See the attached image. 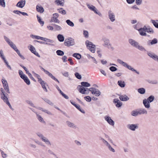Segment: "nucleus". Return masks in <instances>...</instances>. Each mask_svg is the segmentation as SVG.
<instances>
[{
	"mask_svg": "<svg viewBox=\"0 0 158 158\" xmlns=\"http://www.w3.org/2000/svg\"><path fill=\"white\" fill-rule=\"evenodd\" d=\"M0 5L3 7H5V0H0Z\"/></svg>",
	"mask_w": 158,
	"mask_h": 158,
	"instance_id": "nucleus-43",
	"label": "nucleus"
},
{
	"mask_svg": "<svg viewBox=\"0 0 158 158\" xmlns=\"http://www.w3.org/2000/svg\"><path fill=\"white\" fill-rule=\"evenodd\" d=\"M51 77L55 81H56L58 82V83H59V81L57 80V79L54 76H53V75Z\"/></svg>",
	"mask_w": 158,
	"mask_h": 158,
	"instance_id": "nucleus-64",
	"label": "nucleus"
},
{
	"mask_svg": "<svg viewBox=\"0 0 158 158\" xmlns=\"http://www.w3.org/2000/svg\"><path fill=\"white\" fill-rule=\"evenodd\" d=\"M153 59L155 60H157L158 61V56L156 55L154 56Z\"/></svg>",
	"mask_w": 158,
	"mask_h": 158,
	"instance_id": "nucleus-62",
	"label": "nucleus"
},
{
	"mask_svg": "<svg viewBox=\"0 0 158 158\" xmlns=\"http://www.w3.org/2000/svg\"><path fill=\"white\" fill-rule=\"evenodd\" d=\"M37 117L39 120L41 122L45 123V122L44 121L43 118L41 116L36 114Z\"/></svg>",
	"mask_w": 158,
	"mask_h": 158,
	"instance_id": "nucleus-33",
	"label": "nucleus"
},
{
	"mask_svg": "<svg viewBox=\"0 0 158 158\" xmlns=\"http://www.w3.org/2000/svg\"><path fill=\"white\" fill-rule=\"evenodd\" d=\"M154 96H150L149 98H148L147 100L148 102H151L154 100Z\"/></svg>",
	"mask_w": 158,
	"mask_h": 158,
	"instance_id": "nucleus-42",
	"label": "nucleus"
},
{
	"mask_svg": "<svg viewBox=\"0 0 158 158\" xmlns=\"http://www.w3.org/2000/svg\"><path fill=\"white\" fill-rule=\"evenodd\" d=\"M142 2V0H136V3L138 5H139Z\"/></svg>",
	"mask_w": 158,
	"mask_h": 158,
	"instance_id": "nucleus-59",
	"label": "nucleus"
},
{
	"mask_svg": "<svg viewBox=\"0 0 158 158\" xmlns=\"http://www.w3.org/2000/svg\"><path fill=\"white\" fill-rule=\"evenodd\" d=\"M0 95L1 99L3 100L4 102L6 103L9 106V107L10 108H11V106L9 102L7 96L5 94V92L4 90V89L2 88H1L0 89Z\"/></svg>",
	"mask_w": 158,
	"mask_h": 158,
	"instance_id": "nucleus-2",
	"label": "nucleus"
},
{
	"mask_svg": "<svg viewBox=\"0 0 158 158\" xmlns=\"http://www.w3.org/2000/svg\"><path fill=\"white\" fill-rule=\"evenodd\" d=\"M127 2L129 4H132L135 2V0H126Z\"/></svg>",
	"mask_w": 158,
	"mask_h": 158,
	"instance_id": "nucleus-60",
	"label": "nucleus"
},
{
	"mask_svg": "<svg viewBox=\"0 0 158 158\" xmlns=\"http://www.w3.org/2000/svg\"><path fill=\"white\" fill-rule=\"evenodd\" d=\"M29 49L32 53H34L36 56L39 57H40L39 53L36 51L35 48L33 46L31 45L29 48Z\"/></svg>",
	"mask_w": 158,
	"mask_h": 158,
	"instance_id": "nucleus-14",
	"label": "nucleus"
},
{
	"mask_svg": "<svg viewBox=\"0 0 158 158\" xmlns=\"http://www.w3.org/2000/svg\"><path fill=\"white\" fill-rule=\"evenodd\" d=\"M100 139L102 140V142L108 148L109 150L113 152H115V150L111 146L110 144L104 139L101 138Z\"/></svg>",
	"mask_w": 158,
	"mask_h": 158,
	"instance_id": "nucleus-6",
	"label": "nucleus"
},
{
	"mask_svg": "<svg viewBox=\"0 0 158 158\" xmlns=\"http://www.w3.org/2000/svg\"><path fill=\"white\" fill-rule=\"evenodd\" d=\"M2 82L3 84V86L4 89L6 92L8 93H10L9 89L6 81L5 80L2 79Z\"/></svg>",
	"mask_w": 158,
	"mask_h": 158,
	"instance_id": "nucleus-11",
	"label": "nucleus"
},
{
	"mask_svg": "<svg viewBox=\"0 0 158 158\" xmlns=\"http://www.w3.org/2000/svg\"><path fill=\"white\" fill-rule=\"evenodd\" d=\"M42 111L47 113L48 114L52 115V114L51 112L47 110H42Z\"/></svg>",
	"mask_w": 158,
	"mask_h": 158,
	"instance_id": "nucleus-55",
	"label": "nucleus"
},
{
	"mask_svg": "<svg viewBox=\"0 0 158 158\" xmlns=\"http://www.w3.org/2000/svg\"><path fill=\"white\" fill-rule=\"evenodd\" d=\"M89 90L91 92L92 94L96 96H99L101 94L100 91L94 88H90L89 89Z\"/></svg>",
	"mask_w": 158,
	"mask_h": 158,
	"instance_id": "nucleus-8",
	"label": "nucleus"
},
{
	"mask_svg": "<svg viewBox=\"0 0 158 158\" xmlns=\"http://www.w3.org/2000/svg\"><path fill=\"white\" fill-rule=\"evenodd\" d=\"M36 134L42 141L44 142L47 145L49 146L51 145V144L49 139L45 137H44L42 134L38 132L36 133Z\"/></svg>",
	"mask_w": 158,
	"mask_h": 158,
	"instance_id": "nucleus-4",
	"label": "nucleus"
},
{
	"mask_svg": "<svg viewBox=\"0 0 158 158\" xmlns=\"http://www.w3.org/2000/svg\"><path fill=\"white\" fill-rule=\"evenodd\" d=\"M157 40L156 39H154L151 42V44L152 45L153 44H155L157 43Z\"/></svg>",
	"mask_w": 158,
	"mask_h": 158,
	"instance_id": "nucleus-46",
	"label": "nucleus"
},
{
	"mask_svg": "<svg viewBox=\"0 0 158 158\" xmlns=\"http://www.w3.org/2000/svg\"><path fill=\"white\" fill-rule=\"evenodd\" d=\"M85 100L88 102H90L91 101V98L89 96H86L84 97Z\"/></svg>",
	"mask_w": 158,
	"mask_h": 158,
	"instance_id": "nucleus-51",
	"label": "nucleus"
},
{
	"mask_svg": "<svg viewBox=\"0 0 158 158\" xmlns=\"http://www.w3.org/2000/svg\"><path fill=\"white\" fill-rule=\"evenodd\" d=\"M105 120L110 125H113L114 124V122L111 118L107 116H106L105 117Z\"/></svg>",
	"mask_w": 158,
	"mask_h": 158,
	"instance_id": "nucleus-16",
	"label": "nucleus"
},
{
	"mask_svg": "<svg viewBox=\"0 0 158 158\" xmlns=\"http://www.w3.org/2000/svg\"><path fill=\"white\" fill-rule=\"evenodd\" d=\"M81 84L82 86L85 87H88L90 86V84L87 82H82Z\"/></svg>",
	"mask_w": 158,
	"mask_h": 158,
	"instance_id": "nucleus-34",
	"label": "nucleus"
},
{
	"mask_svg": "<svg viewBox=\"0 0 158 158\" xmlns=\"http://www.w3.org/2000/svg\"><path fill=\"white\" fill-rule=\"evenodd\" d=\"M0 152L2 154V156L3 158H6L7 156V155L2 150H1Z\"/></svg>",
	"mask_w": 158,
	"mask_h": 158,
	"instance_id": "nucleus-44",
	"label": "nucleus"
},
{
	"mask_svg": "<svg viewBox=\"0 0 158 158\" xmlns=\"http://www.w3.org/2000/svg\"><path fill=\"white\" fill-rule=\"evenodd\" d=\"M119 98L121 100L123 101H127L129 99V98L126 95H120Z\"/></svg>",
	"mask_w": 158,
	"mask_h": 158,
	"instance_id": "nucleus-19",
	"label": "nucleus"
},
{
	"mask_svg": "<svg viewBox=\"0 0 158 158\" xmlns=\"http://www.w3.org/2000/svg\"><path fill=\"white\" fill-rule=\"evenodd\" d=\"M87 46L88 49L93 53H94L95 51V46L92 44V42H88Z\"/></svg>",
	"mask_w": 158,
	"mask_h": 158,
	"instance_id": "nucleus-10",
	"label": "nucleus"
},
{
	"mask_svg": "<svg viewBox=\"0 0 158 158\" xmlns=\"http://www.w3.org/2000/svg\"><path fill=\"white\" fill-rule=\"evenodd\" d=\"M88 7L90 10L93 11L95 13H97L96 9L95 6L92 5L91 6H89Z\"/></svg>",
	"mask_w": 158,
	"mask_h": 158,
	"instance_id": "nucleus-32",
	"label": "nucleus"
},
{
	"mask_svg": "<svg viewBox=\"0 0 158 158\" xmlns=\"http://www.w3.org/2000/svg\"><path fill=\"white\" fill-rule=\"evenodd\" d=\"M145 89L143 88H140L138 89V91L141 94H144L145 92Z\"/></svg>",
	"mask_w": 158,
	"mask_h": 158,
	"instance_id": "nucleus-35",
	"label": "nucleus"
},
{
	"mask_svg": "<svg viewBox=\"0 0 158 158\" xmlns=\"http://www.w3.org/2000/svg\"><path fill=\"white\" fill-rule=\"evenodd\" d=\"M145 27V31H146L148 32V33H153V30L151 28H147V27H146V26H144Z\"/></svg>",
	"mask_w": 158,
	"mask_h": 158,
	"instance_id": "nucleus-28",
	"label": "nucleus"
},
{
	"mask_svg": "<svg viewBox=\"0 0 158 158\" xmlns=\"http://www.w3.org/2000/svg\"><path fill=\"white\" fill-rule=\"evenodd\" d=\"M76 77L78 79H81V75L78 73H76L75 74Z\"/></svg>",
	"mask_w": 158,
	"mask_h": 158,
	"instance_id": "nucleus-48",
	"label": "nucleus"
},
{
	"mask_svg": "<svg viewBox=\"0 0 158 158\" xmlns=\"http://www.w3.org/2000/svg\"><path fill=\"white\" fill-rule=\"evenodd\" d=\"M19 75L20 76V77L22 78V76H26L24 74H23V72L21 70H19Z\"/></svg>",
	"mask_w": 158,
	"mask_h": 158,
	"instance_id": "nucleus-53",
	"label": "nucleus"
},
{
	"mask_svg": "<svg viewBox=\"0 0 158 158\" xmlns=\"http://www.w3.org/2000/svg\"><path fill=\"white\" fill-rule=\"evenodd\" d=\"M110 69L111 71L114 72L116 71L117 69V68L115 67L111 66L110 68Z\"/></svg>",
	"mask_w": 158,
	"mask_h": 158,
	"instance_id": "nucleus-50",
	"label": "nucleus"
},
{
	"mask_svg": "<svg viewBox=\"0 0 158 158\" xmlns=\"http://www.w3.org/2000/svg\"><path fill=\"white\" fill-rule=\"evenodd\" d=\"M0 56L2 59L4 60V62L5 63L6 65H8V62L6 61L3 55V52L2 50L0 51Z\"/></svg>",
	"mask_w": 158,
	"mask_h": 158,
	"instance_id": "nucleus-26",
	"label": "nucleus"
},
{
	"mask_svg": "<svg viewBox=\"0 0 158 158\" xmlns=\"http://www.w3.org/2000/svg\"><path fill=\"white\" fill-rule=\"evenodd\" d=\"M57 39L60 42H63L64 40V36L61 35L59 34L57 35Z\"/></svg>",
	"mask_w": 158,
	"mask_h": 158,
	"instance_id": "nucleus-27",
	"label": "nucleus"
},
{
	"mask_svg": "<svg viewBox=\"0 0 158 158\" xmlns=\"http://www.w3.org/2000/svg\"><path fill=\"white\" fill-rule=\"evenodd\" d=\"M21 66L25 71L26 73L27 74L28 73H29V71L25 67H24L23 66L21 65Z\"/></svg>",
	"mask_w": 158,
	"mask_h": 158,
	"instance_id": "nucleus-57",
	"label": "nucleus"
},
{
	"mask_svg": "<svg viewBox=\"0 0 158 158\" xmlns=\"http://www.w3.org/2000/svg\"><path fill=\"white\" fill-rule=\"evenodd\" d=\"M27 74L28 75L29 77L33 81H34L35 82L36 81V80H35L34 78L32 77V75L31 74V73H28Z\"/></svg>",
	"mask_w": 158,
	"mask_h": 158,
	"instance_id": "nucleus-47",
	"label": "nucleus"
},
{
	"mask_svg": "<svg viewBox=\"0 0 158 158\" xmlns=\"http://www.w3.org/2000/svg\"><path fill=\"white\" fill-rule=\"evenodd\" d=\"M35 38L37 40L40 39L42 40H44L45 41H46V42H50V40L48 39L47 38H46L41 37H40V36H36L35 37Z\"/></svg>",
	"mask_w": 158,
	"mask_h": 158,
	"instance_id": "nucleus-21",
	"label": "nucleus"
},
{
	"mask_svg": "<svg viewBox=\"0 0 158 158\" xmlns=\"http://www.w3.org/2000/svg\"><path fill=\"white\" fill-rule=\"evenodd\" d=\"M75 107L81 112L84 113V111L83 109H82L80 108V106L79 105H75Z\"/></svg>",
	"mask_w": 158,
	"mask_h": 158,
	"instance_id": "nucleus-41",
	"label": "nucleus"
},
{
	"mask_svg": "<svg viewBox=\"0 0 158 158\" xmlns=\"http://www.w3.org/2000/svg\"><path fill=\"white\" fill-rule=\"evenodd\" d=\"M149 102H148L147 100L146 99H144L143 100V103L145 106V107L146 108H148L150 107V105L149 104Z\"/></svg>",
	"mask_w": 158,
	"mask_h": 158,
	"instance_id": "nucleus-23",
	"label": "nucleus"
},
{
	"mask_svg": "<svg viewBox=\"0 0 158 158\" xmlns=\"http://www.w3.org/2000/svg\"><path fill=\"white\" fill-rule=\"evenodd\" d=\"M67 57L66 56H63L62 60L64 62H66L67 61Z\"/></svg>",
	"mask_w": 158,
	"mask_h": 158,
	"instance_id": "nucleus-58",
	"label": "nucleus"
},
{
	"mask_svg": "<svg viewBox=\"0 0 158 158\" xmlns=\"http://www.w3.org/2000/svg\"><path fill=\"white\" fill-rule=\"evenodd\" d=\"M32 73L34 76L37 78L38 79V82L41 85L42 87L44 90L46 92H47L48 90L46 86V83L43 81L40 77V76L37 74L35 73L34 71L32 72Z\"/></svg>",
	"mask_w": 158,
	"mask_h": 158,
	"instance_id": "nucleus-1",
	"label": "nucleus"
},
{
	"mask_svg": "<svg viewBox=\"0 0 158 158\" xmlns=\"http://www.w3.org/2000/svg\"><path fill=\"white\" fill-rule=\"evenodd\" d=\"M147 111L144 109H140L133 111L131 112L132 115L136 116L139 114H147Z\"/></svg>",
	"mask_w": 158,
	"mask_h": 158,
	"instance_id": "nucleus-3",
	"label": "nucleus"
},
{
	"mask_svg": "<svg viewBox=\"0 0 158 158\" xmlns=\"http://www.w3.org/2000/svg\"><path fill=\"white\" fill-rule=\"evenodd\" d=\"M152 23L154 25L156 28H158V23L154 20H152Z\"/></svg>",
	"mask_w": 158,
	"mask_h": 158,
	"instance_id": "nucleus-49",
	"label": "nucleus"
},
{
	"mask_svg": "<svg viewBox=\"0 0 158 158\" xmlns=\"http://www.w3.org/2000/svg\"><path fill=\"white\" fill-rule=\"evenodd\" d=\"M83 34L85 37H87L88 36V32L87 31H84Z\"/></svg>",
	"mask_w": 158,
	"mask_h": 158,
	"instance_id": "nucleus-54",
	"label": "nucleus"
},
{
	"mask_svg": "<svg viewBox=\"0 0 158 158\" xmlns=\"http://www.w3.org/2000/svg\"><path fill=\"white\" fill-rule=\"evenodd\" d=\"M25 2V0H21L18 2L16 6L22 8L24 6Z\"/></svg>",
	"mask_w": 158,
	"mask_h": 158,
	"instance_id": "nucleus-13",
	"label": "nucleus"
},
{
	"mask_svg": "<svg viewBox=\"0 0 158 158\" xmlns=\"http://www.w3.org/2000/svg\"><path fill=\"white\" fill-rule=\"evenodd\" d=\"M145 29V27H144L143 28H140L138 30L141 35L146 36L147 35Z\"/></svg>",
	"mask_w": 158,
	"mask_h": 158,
	"instance_id": "nucleus-17",
	"label": "nucleus"
},
{
	"mask_svg": "<svg viewBox=\"0 0 158 158\" xmlns=\"http://www.w3.org/2000/svg\"><path fill=\"white\" fill-rule=\"evenodd\" d=\"M56 53L58 55L63 56L64 55V52L61 50H58L56 51Z\"/></svg>",
	"mask_w": 158,
	"mask_h": 158,
	"instance_id": "nucleus-39",
	"label": "nucleus"
},
{
	"mask_svg": "<svg viewBox=\"0 0 158 158\" xmlns=\"http://www.w3.org/2000/svg\"><path fill=\"white\" fill-rule=\"evenodd\" d=\"M53 25L56 30L59 31L61 29V27L60 26L55 24H53Z\"/></svg>",
	"mask_w": 158,
	"mask_h": 158,
	"instance_id": "nucleus-40",
	"label": "nucleus"
},
{
	"mask_svg": "<svg viewBox=\"0 0 158 158\" xmlns=\"http://www.w3.org/2000/svg\"><path fill=\"white\" fill-rule=\"evenodd\" d=\"M118 61L120 64H121L123 66L127 67L128 69L131 70L132 71H135V70L133 68H132L131 66L128 65L127 64L123 62L122 60H118Z\"/></svg>",
	"mask_w": 158,
	"mask_h": 158,
	"instance_id": "nucleus-12",
	"label": "nucleus"
},
{
	"mask_svg": "<svg viewBox=\"0 0 158 158\" xmlns=\"http://www.w3.org/2000/svg\"><path fill=\"white\" fill-rule=\"evenodd\" d=\"M88 89L83 87L80 88L79 91V92L82 94H84L86 93V92L88 90Z\"/></svg>",
	"mask_w": 158,
	"mask_h": 158,
	"instance_id": "nucleus-25",
	"label": "nucleus"
},
{
	"mask_svg": "<svg viewBox=\"0 0 158 158\" xmlns=\"http://www.w3.org/2000/svg\"><path fill=\"white\" fill-rule=\"evenodd\" d=\"M37 11L40 13H42L44 11V9L41 6L37 5L36 6Z\"/></svg>",
	"mask_w": 158,
	"mask_h": 158,
	"instance_id": "nucleus-22",
	"label": "nucleus"
},
{
	"mask_svg": "<svg viewBox=\"0 0 158 158\" xmlns=\"http://www.w3.org/2000/svg\"><path fill=\"white\" fill-rule=\"evenodd\" d=\"M57 10L58 11L59 13H61L62 14L65 15L66 13V11L64 10H63L62 8L58 9Z\"/></svg>",
	"mask_w": 158,
	"mask_h": 158,
	"instance_id": "nucleus-31",
	"label": "nucleus"
},
{
	"mask_svg": "<svg viewBox=\"0 0 158 158\" xmlns=\"http://www.w3.org/2000/svg\"><path fill=\"white\" fill-rule=\"evenodd\" d=\"M129 42L132 46L138 48L140 50H143V48L142 46H139V45L138 43L135 40L130 39L129 40Z\"/></svg>",
	"mask_w": 158,
	"mask_h": 158,
	"instance_id": "nucleus-5",
	"label": "nucleus"
},
{
	"mask_svg": "<svg viewBox=\"0 0 158 158\" xmlns=\"http://www.w3.org/2000/svg\"><path fill=\"white\" fill-rule=\"evenodd\" d=\"M13 12L14 13L18 15H19V14L21 13L20 11L18 10H15L13 11Z\"/></svg>",
	"mask_w": 158,
	"mask_h": 158,
	"instance_id": "nucleus-63",
	"label": "nucleus"
},
{
	"mask_svg": "<svg viewBox=\"0 0 158 158\" xmlns=\"http://www.w3.org/2000/svg\"><path fill=\"white\" fill-rule=\"evenodd\" d=\"M68 61L70 62V63L71 65H73V63L72 61V58L71 57L69 58L68 60Z\"/></svg>",
	"mask_w": 158,
	"mask_h": 158,
	"instance_id": "nucleus-61",
	"label": "nucleus"
},
{
	"mask_svg": "<svg viewBox=\"0 0 158 158\" xmlns=\"http://www.w3.org/2000/svg\"><path fill=\"white\" fill-rule=\"evenodd\" d=\"M67 124L70 127H73V123H72L69 122H67Z\"/></svg>",
	"mask_w": 158,
	"mask_h": 158,
	"instance_id": "nucleus-56",
	"label": "nucleus"
},
{
	"mask_svg": "<svg viewBox=\"0 0 158 158\" xmlns=\"http://www.w3.org/2000/svg\"><path fill=\"white\" fill-rule=\"evenodd\" d=\"M59 16V15L57 13H55L53 14V16L52 17L51 22H54L55 23H60L59 20L57 19V18Z\"/></svg>",
	"mask_w": 158,
	"mask_h": 158,
	"instance_id": "nucleus-9",
	"label": "nucleus"
},
{
	"mask_svg": "<svg viewBox=\"0 0 158 158\" xmlns=\"http://www.w3.org/2000/svg\"><path fill=\"white\" fill-rule=\"evenodd\" d=\"M118 85L121 87H124L125 86V84L124 81H118Z\"/></svg>",
	"mask_w": 158,
	"mask_h": 158,
	"instance_id": "nucleus-29",
	"label": "nucleus"
},
{
	"mask_svg": "<svg viewBox=\"0 0 158 158\" xmlns=\"http://www.w3.org/2000/svg\"><path fill=\"white\" fill-rule=\"evenodd\" d=\"M22 78L24 81V82L28 85L30 84V82L28 77L26 76H22Z\"/></svg>",
	"mask_w": 158,
	"mask_h": 158,
	"instance_id": "nucleus-24",
	"label": "nucleus"
},
{
	"mask_svg": "<svg viewBox=\"0 0 158 158\" xmlns=\"http://www.w3.org/2000/svg\"><path fill=\"white\" fill-rule=\"evenodd\" d=\"M73 56L78 59H80L81 58V55L80 54L77 53H74L73 55Z\"/></svg>",
	"mask_w": 158,
	"mask_h": 158,
	"instance_id": "nucleus-30",
	"label": "nucleus"
},
{
	"mask_svg": "<svg viewBox=\"0 0 158 158\" xmlns=\"http://www.w3.org/2000/svg\"><path fill=\"white\" fill-rule=\"evenodd\" d=\"M67 24L70 26L73 27L74 25L73 23L70 20L68 19L66 21Z\"/></svg>",
	"mask_w": 158,
	"mask_h": 158,
	"instance_id": "nucleus-36",
	"label": "nucleus"
},
{
	"mask_svg": "<svg viewBox=\"0 0 158 158\" xmlns=\"http://www.w3.org/2000/svg\"><path fill=\"white\" fill-rule=\"evenodd\" d=\"M64 44L65 45L68 47L73 45L74 44V40L71 38L66 39L64 42Z\"/></svg>",
	"mask_w": 158,
	"mask_h": 158,
	"instance_id": "nucleus-7",
	"label": "nucleus"
},
{
	"mask_svg": "<svg viewBox=\"0 0 158 158\" xmlns=\"http://www.w3.org/2000/svg\"><path fill=\"white\" fill-rule=\"evenodd\" d=\"M8 44L10 45V46L13 48L14 50L15 49V48H16V47L15 45L13 44V43L10 41L8 43Z\"/></svg>",
	"mask_w": 158,
	"mask_h": 158,
	"instance_id": "nucleus-38",
	"label": "nucleus"
},
{
	"mask_svg": "<svg viewBox=\"0 0 158 158\" xmlns=\"http://www.w3.org/2000/svg\"><path fill=\"white\" fill-rule=\"evenodd\" d=\"M113 102L115 104L116 106L117 107H119L122 105V103L118 99H114Z\"/></svg>",
	"mask_w": 158,
	"mask_h": 158,
	"instance_id": "nucleus-15",
	"label": "nucleus"
},
{
	"mask_svg": "<svg viewBox=\"0 0 158 158\" xmlns=\"http://www.w3.org/2000/svg\"><path fill=\"white\" fill-rule=\"evenodd\" d=\"M55 2L58 6H63L64 5V0H56Z\"/></svg>",
	"mask_w": 158,
	"mask_h": 158,
	"instance_id": "nucleus-20",
	"label": "nucleus"
},
{
	"mask_svg": "<svg viewBox=\"0 0 158 158\" xmlns=\"http://www.w3.org/2000/svg\"><path fill=\"white\" fill-rule=\"evenodd\" d=\"M14 50L16 52L18 55L21 57L22 56V55H21L20 52V51L17 48H15Z\"/></svg>",
	"mask_w": 158,
	"mask_h": 158,
	"instance_id": "nucleus-52",
	"label": "nucleus"
},
{
	"mask_svg": "<svg viewBox=\"0 0 158 158\" xmlns=\"http://www.w3.org/2000/svg\"><path fill=\"white\" fill-rule=\"evenodd\" d=\"M128 127L129 128H136L137 127H138V125L136 124H131V125H128Z\"/></svg>",
	"mask_w": 158,
	"mask_h": 158,
	"instance_id": "nucleus-37",
	"label": "nucleus"
},
{
	"mask_svg": "<svg viewBox=\"0 0 158 158\" xmlns=\"http://www.w3.org/2000/svg\"><path fill=\"white\" fill-rule=\"evenodd\" d=\"M37 18L39 22L40 23V24L42 25V26H43L44 23V22L42 21L40 19V17H39L38 16H37Z\"/></svg>",
	"mask_w": 158,
	"mask_h": 158,
	"instance_id": "nucleus-45",
	"label": "nucleus"
},
{
	"mask_svg": "<svg viewBox=\"0 0 158 158\" xmlns=\"http://www.w3.org/2000/svg\"><path fill=\"white\" fill-rule=\"evenodd\" d=\"M109 17L111 21L113 22L115 20L114 15L111 11H109Z\"/></svg>",
	"mask_w": 158,
	"mask_h": 158,
	"instance_id": "nucleus-18",
	"label": "nucleus"
}]
</instances>
